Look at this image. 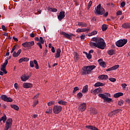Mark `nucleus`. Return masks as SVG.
<instances>
[{"mask_svg":"<svg viewBox=\"0 0 130 130\" xmlns=\"http://www.w3.org/2000/svg\"><path fill=\"white\" fill-rule=\"evenodd\" d=\"M91 41L90 42L89 44L91 47H97L100 49H104L105 46H106V44H105V41L104 40L101 38L99 37H94L91 39Z\"/></svg>","mask_w":130,"mask_h":130,"instance_id":"1","label":"nucleus"},{"mask_svg":"<svg viewBox=\"0 0 130 130\" xmlns=\"http://www.w3.org/2000/svg\"><path fill=\"white\" fill-rule=\"evenodd\" d=\"M96 68V66L94 65L85 66L83 68L82 70L81 71V74L83 76L85 75H90L92 73V71Z\"/></svg>","mask_w":130,"mask_h":130,"instance_id":"2","label":"nucleus"},{"mask_svg":"<svg viewBox=\"0 0 130 130\" xmlns=\"http://www.w3.org/2000/svg\"><path fill=\"white\" fill-rule=\"evenodd\" d=\"M127 43V39L120 40L116 42V45L118 47H122Z\"/></svg>","mask_w":130,"mask_h":130,"instance_id":"3","label":"nucleus"},{"mask_svg":"<svg viewBox=\"0 0 130 130\" xmlns=\"http://www.w3.org/2000/svg\"><path fill=\"white\" fill-rule=\"evenodd\" d=\"M62 110V107L58 105H55L53 108V113L55 114H58L60 112H61V110Z\"/></svg>","mask_w":130,"mask_h":130,"instance_id":"4","label":"nucleus"},{"mask_svg":"<svg viewBox=\"0 0 130 130\" xmlns=\"http://www.w3.org/2000/svg\"><path fill=\"white\" fill-rule=\"evenodd\" d=\"M95 13H96L98 15H103L105 13V10H104V8H101V4H99L96 7V11Z\"/></svg>","mask_w":130,"mask_h":130,"instance_id":"5","label":"nucleus"},{"mask_svg":"<svg viewBox=\"0 0 130 130\" xmlns=\"http://www.w3.org/2000/svg\"><path fill=\"white\" fill-rule=\"evenodd\" d=\"M35 44V43L34 41H31V42H25L22 44V45L23 46V47H25V48H27V47H31V46H33Z\"/></svg>","mask_w":130,"mask_h":130,"instance_id":"6","label":"nucleus"},{"mask_svg":"<svg viewBox=\"0 0 130 130\" xmlns=\"http://www.w3.org/2000/svg\"><path fill=\"white\" fill-rule=\"evenodd\" d=\"M12 122H13V119H12V118H9L7 120L5 124V127L7 129V130L9 129V128H11V126H12Z\"/></svg>","mask_w":130,"mask_h":130,"instance_id":"7","label":"nucleus"},{"mask_svg":"<svg viewBox=\"0 0 130 130\" xmlns=\"http://www.w3.org/2000/svg\"><path fill=\"white\" fill-rule=\"evenodd\" d=\"M1 100L6 102H13V99L11 98H8L6 95L3 94L1 96Z\"/></svg>","mask_w":130,"mask_h":130,"instance_id":"8","label":"nucleus"},{"mask_svg":"<svg viewBox=\"0 0 130 130\" xmlns=\"http://www.w3.org/2000/svg\"><path fill=\"white\" fill-rule=\"evenodd\" d=\"M86 108H87V106L86 105V103L80 104L78 107V109L79 111H85L86 110Z\"/></svg>","mask_w":130,"mask_h":130,"instance_id":"9","label":"nucleus"},{"mask_svg":"<svg viewBox=\"0 0 130 130\" xmlns=\"http://www.w3.org/2000/svg\"><path fill=\"white\" fill-rule=\"evenodd\" d=\"M65 12L64 11H61L59 12V15L57 16L58 19L59 21H61L64 17H66V15H64Z\"/></svg>","mask_w":130,"mask_h":130,"instance_id":"10","label":"nucleus"},{"mask_svg":"<svg viewBox=\"0 0 130 130\" xmlns=\"http://www.w3.org/2000/svg\"><path fill=\"white\" fill-rule=\"evenodd\" d=\"M23 87L26 89H29V88H32V87H33V84L30 83H24L23 84Z\"/></svg>","mask_w":130,"mask_h":130,"instance_id":"11","label":"nucleus"},{"mask_svg":"<svg viewBox=\"0 0 130 130\" xmlns=\"http://www.w3.org/2000/svg\"><path fill=\"white\" fill-rule=\"evenodd\" d=\"M29 78H30V76H26L25 74L20 77V79L22 82H26L27 80H29Z\"/></svg>","mask_w":130,"mask_h":130,"instance_id":"12","label":"nucleus"},{"mask_svg":"<svg viewBox=\"0 0 130 130\" xmlns=\"http://www.w3.org/2000/svg\"><path fill=\"white\" fill-rule=\"evenodd\" d=\"M121 27L124 29H130V23L126 22L123 24Z\"/></svg>","mask_w":130,"mask_h":130,"instance_id":"13","label":"nucleus"},{"mask_svg":"<svg viewBox=\"0 0 130 130\" xmlns=\"http://www.w3.org/2000/svg\"><path fill=\"white\" fill-rule=\"evenodd\" d=\"M60 34L61 35H63V37L64 38H67L68 39L70 38V35L66 32L61 31L60 32Z\"/></svg>","mask_w":130,"mask_h":130,"instance_id":"14","label":"nucleus"},{"mask_svg":"<svg viewBox=\"0 0 130 130\" xmlns=\"http://www.w3.org/2000/svg\"><path fill=\"white\" fill-rule=\"evenodd\" d=\"M93 92L94 94H98V93H102L103 92V90L101 87H99L95 89Z\"/></svg>","mask_w":130,"mask_h":130,"instance_id":"15","label":"nucleus"},{"mask_svg":"<svg viewBox=\"0 0 130 130\" xmlns=\"http://www.w3.org/2000/svg\"><path fill=\"white\" fill-rule=\"evenodd\" d=\"M61 52V50H60V49H57L56 51V53L55 54V57H56V58H58V57L60 56Z\"/></svg>","mask_w":130,"mask_h":130,"instance_id":"16","label":"nucleus"},{"mask_svg":"<svg viewBox=\"0 0 130 130\" xmlns=\"http://www.w3.org/2000/svg\"><path fill=\"white\" fill-rule=\"evenodd\" d=\"M99 79L101 80H107L108 79V75H102L99 76Z\"/></svg>","mask_w":130,"mask_h":130,"instance_id":"17","label":"nucleus"},{"mask_svg":"<svg viewBox=\"0 0 130 130\" xmlns=\"http://www.w3.org/2000/svg\"><path fill=\"white\" fill-rule=\"evenodd\" d=\"M86 128H88V129H91V130H99L97 128V127L93 125H86Z\"/></svg>","mask_w":130,"mask_h":130,"instance_id":"18","label":"nucleus"},{"mask_svg":"<svg viewBox=\"0 0 130 130\" xmlns=\"http://www.w3.org/2000/svg\"><path fill=\"white\" fill-rule=\"evenodd\" d=\"M120 96H123V93L122 92H117L114 94V97L115 98H118Z\"/></svg>","mask_w":130,"mask_h":130,"instance_id":"19","label":"nucleus"},{"mask_svg":"<svg viewBox=\"0 0 130 130\" xmlns=\"http://www.w3.org/2000/svg\"><path fill=\"white\" fill-rule=\"evenodd\" d=\"M108 54L109 55H113V54H115V50L114 49H111L108 51Z\"/></svg>","mask_w":130,"mask_h":130,"instance_id":"20","label":"nucleus"},{"mask_svg":"<svg viewBox=\"0 0 130 130\" xmlns=\"http://www.w3.org/2000/svg\"><path fill=\"white\" fill-rule=\"evenodd\" d=\"M78 26H81V27H84L87 26V24L85 22H79L78 24Z\"/></svg>","mask_w":130,"mask_h":130,"instance_id":"21","label":"nucleus"},{"mask_svg":"<svg viewBox=\"0 0 130 130\" xmlns=\"http://www.w3.org/2000/svg\"><path fill=\"white\" fill-rule=\"evenodd\" d=\"M104 85L105 84L104 83H102L100 82H98L94 84V87H97L103 86H104Z\"/></svg>","mask_w":130,"mask_h":130,"instance_id":"22","label":"nucleus"},{"mask_svg":"<svg viewBox=\"0 0 130 130\" xmlns=\"http://www.w3.org/2000/svg\"><path fill=\"white\" fill-rule=\"evenodd\" d=\"M74 55L75 61H78L79 60V54L77 53H74Z\"/></svg>","mask_w":130,"mask_h":130,"instance_id":"23","label":"nucleus"},{"mask_svg":"<svg viewBox=\"0 0 130 130\" xmlns=\"http://www.w3.org/2000/svg\"><path fill=\"white\" fill-rule=\"evenodd\" d=\"M46 113H47V114H49L50 113H52V108H51V107L49 108L46 110Z\"/></svg>","mask_w":130,"mask_h":130,"instance_id":"24","label":"nucleus"},{"mask_svg":"<svg viewBox=\"0 0 130 130\" xmlns=\"http://www.w3.org/2000/svg\"><path fill=\"white\" fill-rule=\"evenodd\" d=\"M87 92H88V85H85L82 89V93H86Z\"/></svg>","mask_w":130,"mask_h":130,"instance_id":"25","label":"nucleus"},{"mask_svg":"<svg viewBox=\"0 0 130 130\" xmlns=\"http://www.w3.org/2000/svg\"><path fill=\"white\" fill-rule=\"evenodd\" d=\"M58 104H60V105H66L67 104V102L63 101L62 100H61L58 101Z\"/></svg>","mask_w":130,"mask_h":130,"instance_id":"26","label":"nucleus"},{"mask_svg":"<svg viewBox=\"0 0 130 130\" xmlns=\"http://www.w3.org/2000/svg\"><path fill=\"white\" fill-rule=\"evenodd\" d=\"M86 55V57L87 58H88V59H91V58H92V55H91V54H90L89 53H87V52H84Z\"/></svg>","mask_w":130,"mask_h":130,"instance_id":"27","label":"nucleus"},{"mask_svg":"<svg viewBox=\"0 0 130 130\" xmlns=\"http://www.w3.org/2000/svg\"><path fill=\"white\" fill-rule=\"evenodd\" d=\"M11 107H12V108H13V109L17 110V111H18V110H19V106H18L16 105H11Z\"/></svg>","mask_w":130,"mask_h":130,"instance_id":"28","label":"nucleus"},{"mask_svg":"<svg viewBox=\"0 0 130 130\" xmlns=\"http://www.w3.org/2000/svg\"><path fill=\"white\" fill-rule=\"evenodd\" d=\"M107 26L106 25V24H103L102 26V30L104 32L105 31H106V30H107Z\"/></svg>","mask_w":130,"mask_h":130,"instance_id":"29","label":"nucleus"},{"mask_svg":"<svg viewBox=\"0 0 130 130\" xmlns=\"http://www.w3.org/2000/svg\"><path fill=\"white\" fill-rule=\"evenodd\" d=\"M99 97H100L101 98H102L104 100H105V98H106V95H105V94H104L103 93H100L99 94Z\"/></svg>","mask_w":130,"mask_h":130,"instance_id":"30","label":"nucleus"},{"mask_svg":"<svg viewBox=\"0 0 130 130\" xmlns=\"http://www.w3.org/2000/svg\"><path fill=\"white\" fill-rule=\"evenodd\" d=\"M91 113L92 114H97V113H98V111L95 109H92L91 111Z\"/></svg>","mask_w":130,"mask_h":130,"instance_id":"31","label":"nucleus"},{"mask_svg":"<svg viewBox=\"0 0 130 130\" xmlns=\"http://www.w3.org/2000/svg\"><path fill=\"white\" fill-rule=\"evenodd\" d=\"M2 72H3V73L5 74V75H6V74H8V72H7V70H6V67H1V69Z\"/></svg>","mask_w":130,"mask_h":130,"instance_id":"32","label":"nucleus"},{"mask_svg":"<svg viewBox=\"0 0 130 130\" xmlns=\"http://www.w3.org/2000/svg\"><path fill=\"white\" fill-rule=\"evenodd\" d=\"M105 101H107V102L109 103L110 102H112V99L111 98L106 97Z\"/></svg>","mask_w":130,"mask_h":130,"instance_id":"33","label":"nucleus"},{"mask_svg":"<svg viewBox=\"0 0 130 130\" xmlns=\"http://www.w3.org/2000/svg\"><path fill=\"white\" fill-rule=\"evenodd\" d=\"M100 64L103 68H106V63L104 61L101 62Z\"/></svg>","mask_w":130,"mask_h":130,"instance_id":"34","label":"nucleus"},{"mask_svg":"<svg viewBox=\"0 0 130 130\" xmlns=\"http://www.w3.org/2000/svg\"><path fill=\"white\" fill-rule=\"evenodd\" d=\"M9 62V61H8V59H6L5 60V62L3 63V65H2V67L3 68H6V67H7V64H8Z\"/></svg>","mask_w":130,"mask_h":130,"instance_id":"35","label":"nucleus"},{"mask_svg":"<svg viewBox=\"0 0 130 130\" xmlns=\"http://www.w3.org/2000/svg\"><path fill=\"white\" fill-rule=\"evenodd\" d=\"M96 34H97V31L94 30L92 32H91L90 34H89L88 36H92V35H96Z\"/></svg>","mask_w":130,"mask_h":130,"instance_id":"36","label":"nucleus"},{"mask_svg":"<svg viewBox=\"0 0 130 130\" xmlns=\"http://www.w3.org/2000/svg\"><path fill=\"white\" fill-rule=\"evenodd\" d=\"M39 41L40 43H42V44H44V40H43V38H42V37H40Z\"/></svg>","mask_w":130,"mask_h":130,"instance_id":"37","label":"nucleus"},{"mask_svg":"<svg viewBox=\"0 0 130 130\" xmlns=\"http://www.w3.org/2000/svg\"><path fill=\"white\" fill-rule=\"evenodd\" d=\"M54 103H55V101H51L48 103V106H51L52 105H54Z\"/></svg>","mask_w":130,"mask_h":130,"instance_id":"38","label":"nucleus"},{"mask_svg":"<svg viewBox=\"0 0 130 130\" xmlns=\"http://www.w3.org/2000/svg\"><path fill=\"white\" fill-rule=\"evenodd\" d=\"M77 97L78 98H79V99L82 98L83 97V93H82L81 92H79L77 94Z\"/></svg>","mask_w":130,"mask_h":130,"instance_id":"39","label":"nucleus"},{"mask_svg":"<svg viewBox=\"0 0 130 130\" xmlns=\"http://www.w3.org/2000/svg\"><path fill=\"white\" fill-rule=\"evenodd\" d=\"M92 4L93 2L92 1H90L88 3V5L87 6V10H90V8H91V6H92Z\"/></svg>","mask_w":130,"mask_h":130,"instance_id":"40","label":"nucleus"},{"mask_svg":"<svg viewBox=\"0 0 130 130\" xmlns=\"http://www.w3.org/2000/svg\"><path fill=\"white\" fill-rule=\"evenodd\" d=\"M1 121L3 120H7V116L6 115H4V116L2 117L0 119Z\"/></svg>","mask_w":130,"mask_h":130,"instance_id":"41","label":"nucleus"},{"mask_svg":"<svg viewBox=\"0 0 130 130\" xmlns=\"http://www.w3.org/2000/svg\"><path fill=\"white\" fill-rule=\"evenodd\" d=\"M29 66H30V68H34V61L31 60L29 62Z\"/></svg>","mask_w":130,"mask_h":130,"instance_id":"42","label":"nucleus"},{"mask_svg":"<svg viewBox=\"0 0 130 130\" xmlns=\"http://www.w3.org/2000/svg\"><path fill=\"white\" fill-rule=\"evenodd\" d=\"M22 61H29V58L22 57L21 58Z\"/></svg>","mask_w":130,"mask_h":130,"instance_id":"43","label":"nucleus"},{"mask_svg":"<svg viewBox=\"0 0 130 130\" xmlns=\"http://www.w3.org/2000/svg\"><path fill=\"white\" fill-rule=\"evenodd\" d=\"M112 68H113V71H114L115 70H117V69H118V68H119V65H115L113 67H112Z\"/></svg>","mask_w":130,"mask_h":130,"instance_id":"44","label":"nucleus"},{"mask_svg":"<svg viewBox=\"0 0 130 130\" xmlns=\"http://www.w3.org/2000/svg\"><path fill=\"white\" fill-rule=\"evenodd\" d=\"M13 57H17L19 56V55L18 54V53L17 52H16V51H14L13 53Z\"/></svg>","mask_w":130,"mask_h":130,"instance_id":"45","label":"nucleus"},{"mask_svg":"<svg viewBox=\"0 0 130 130\" xmlns=\"http://www.w3.org/2000/svg\"><path fill=\"white\" fill-rule=\"evenodd\" d=\"M79 89L80 88L78 86L74 87V90H73V93H76V92H77V91L79 90Z\"/></svg>","mask_w":130,"mask_h":130,"instance_id":"46","label":"nucleus"},{"mask_svg":"<svg viewBox=\"0 0 130 130\" xmlns=\"http://www.w3.org/2000/svg\"><path fill=\"white\" fill-rule=\"evenodd\" d=\"M109 80L111 82H113V83H114V82L116 81V79L115 78H109Z\"/></svg>","mask_w":130,"mask_h":130,"instance_id":"47","label":"nucleus"},{"mask_svg":"<svg viewBox=\"0 0 130 130\" xmlns=\"http://www.w3.org/2000/svg\"><path fill=\"white\" fill-rule=\"evenodd\" d=\"M90 29L88 28H82L81 29V32H88Z\"/></svg>","mask_w":130,"mask_h":130,"instance_id":"48","label":"nucleus"},{"mask_svg":"<svg viewBox=\"0 0 130 130\" xmlns=\"http://www.w3.org/2000/svg\"><path fill=\"white\" fill-rule=\"evenodd\" d=\"M122 12H121V11L120 10L117 11L116 13L117 16H120V15H122Z\"/></svg>","mask_w":130,"mask_h":130,"instance_id":"49","label":"nucleus"},{"mask_svg":"<svg viewBox=\"0 0 130 130\" xmlns=\"http://www.w3.org/2000/svg\"><path fill=\"white\" fill-rule=\"evenodd\" d=\"M50 10L54 13L57 12V9L56 8H50Z\"/></svg>","mask_w":130,"mask_h":130,"instance_id":"50","label":"nucleus"},{"mask_svg":"<svg viewBox=\"0 0 130 130\" xmlns=\"http://www.w3.org/2000/svg\"><path fill=\"white\" fill-rule=\"evenodd\" d=\"M120 6L122 8H124V7L125 6V2H122V3H121Z\"/></svg>","mask_w":130,"mask_h":130,"instance_id":"51","label":"nucleus"},{"mask_svg":"<svg viewBox=\"0 0 130 130\" xmlns=\"http://www.w3.org/2000/svg\"><path fill=\"white\" fill-rule=\"evenodd\" d=\"M80 38H81V40H85V38H86V36L85 35H82L80 36Z\"/></svg>","mask_w":130,"mask_h":130,"instance_id":"52","label":"nucleus"},{"mask_svg":"<svg viewBox=\"0 0 130 130\" xmlns=\"http://www.w3.org/2000/svg\"><path fill=\"white\" fill-rule=\"evenodd\" d=\"M118 105H119V106H121V105H122V104H123V101H119L118 103Z\"/></svg>","mask_w":130,"mask_h":130,"instance_id":"53","label":"nucleus"},{"mask_svg":"<svg viewBox=\"0 0 130 130\" xmlns=\"http://www.w3.org/2000/svg\"><path fill=\"white\" fill-rule=\"evenodd\" d=\"M38 103H39V102L38 101L35 102L32 105L33 107H35V106H36L37 104H38Z\"/></svg>","mask_w":130,"mask_h":130,"instance_id":"54","label":"nucleus"},{"mask_svg":"<svg viewBox=\"0 0 130 130\" xmlns=\"http://www.w3.org/2000/svg\"><path fill=\"white\" fill-rule=\"evenodd\" d=\"M37 44V45H38V46H39V47L41 49H42V43H38Z\"/></svg>","mask_w":130,"mask_h":130,"instance_id":"55","label":"nucleus"},{"mask_svg":"<svg viewBox=\"0 0 130 130\" xmlns=\"http://www.w3.org/2000/svg\"><path fill=\"white\" fill-rule=\"evenodd\" d=\"M72 36H75V35H74L73 34H71L70 35H69V39L70 40H72Z\"/></svg>","mask_w":130,"mask_h":130,"instance_id":"56","label":"nucleus"},{"mask_svg":"<svg viewBox=\"0 0 130 130\" xmlns=\"http://www.w3.org/2000/svg\"><path fill=\"white\" fill-rule=\"evenodd\" d=\"M121 86H122L123 89H125V88H126V86H127V85H126V84H125V83H124V84H122Z\"/></svg>","mask_w":130,"mask_h":130,"instance_id":"57","label":"nucleus"},{"mask_svg":"<svg viewBox=\"0 0 130 130\" xmlns=\"http://www.w3.org/2000/svg\"><path fill=\"white\" fill-rule=\"evenodd\" d=\"M106 71V72H110L111 71H113V68L112 67H111L110 68L107 69Z\"/></svg>","mask_w":130,"mask_h":130,"instance_id":"58","label":"nucleus"},{"mask_svg":"<svg viewBox=\"0 0 130 130\" xmlns=\"http://www.w3.org/2000/svg\"><path fill=\"white\" fill-rule=\"evenodd\" d=\"M2 28L3 30H4V31H7V28H6V26H5L4 25H2Z\"/></svg>","mask_w":130,"mask_h":130,"instance_id":"59","label":"nucleus"},{"mask_svg":"<svg viewBox=\"0 0 130 130\" xmlns=\"http://www.w3.org/2000/svg\"><path fill=\"white\" fill-rule=\"evenodd\" d=\"M105 95H106V97H111V95L109 93H105Z\"/></svg>","mask_w":130,"mask_h":130,"instance_id":"60","label":"nucleus"},{"mask_svg":"<svg viewBox=\"0 0 130 130\" xmlns=\"http://www.w3.org/2000/svg\"><path fill=\"white\" fill-rule=\"evenodd\" d=\"M15 49H16V46H13V47L12 48V50H11V53H13V52H14V51H15Z\"/></svg>","mask_w":130,"mask_h":130,"instance_id":"61","label":"nucleus"},{"mask_svg":"<svg viewBox=\"0 0 130 130\" xmlns=\"http://www.w3.org/2000/svg\"><path fill=\"white\" fill-rule=\"evenodd\" d=\"M91 20L93 22H96V18L95 17H91Z\"/></svg>","mask_w":130,"mask_h":130,"instance_id":"62","label":"nucleus"},{"mask_svg":"<svg viewBox=\"0 0 130 130\" xmlns=\"http://www.w3.org/2000/svg\"><path fill=\"white\" fill-rule=\"evenodd\" d=\"M51 51L53 53H54V52H55V50L54 49V47H52V48H51Z\"/></svg>","mask_w":130,"mask_h":130,"instance_id":"63","label":"nucleus"},{"mask_svg":"<svg viewBox=\"0 0 130 130\" xmlns=\"http://www.w3.org/2000/svg\"><path fill=\"white\" fill-rule=\"evenodd\" d=\"M32 117H34V118H36V117H38V115L35 114V115H31Z\"/></svg>","mask_w":130,"mask_h":130,"instance_id":"64","label":"nucleus"}]
</instances>
